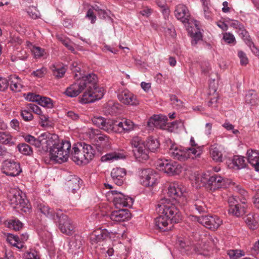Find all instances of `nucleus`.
<instances>
[{
  "instance_id": "1",
  "label": "nucleus",
  "mask_w": 259,
  "mask_h": 259,
  "mask_svg": "<svg viewBox=\"0 0 259 259\" xmlns=\"http://www.w3.org/2000/svg\"><path fill=\"white\" fill-rule=\"evenodd\" d=\"M78 77L75 73L74 78L76 81L68 87L65 94L69 97H75L83 90L84 92L80 99V103L88 104L101 99L104 96V90L98 84V78L97 74L92 73Z\"/></svg>"
},
{
  "instance_id": "2",
  "label": "nucleus",
  "mask_w": 259,
  "mask_h": 259,
  "mask_svg": "<svg viewBox=\"0 0 259 259\" xmlns=\"http://www.w3.org/2000/svg\"><path fill=\"white\" fill-rule=\"evenodd\" d=\"M156 210L159 217L155 219V227L160 232L171 230L173 224L179 223L182 220L181 212L169 199H161L156 205Z\"/></svg>"
},
{
  "instance_id": "3",
  "label": "nucleus",
  "mask_w": 259,
  "mask_h": 259,
  "mask_svg": "<svg viewBox=\"0 0 259 259\" xmlns=\"http://www.w3.org/2000/svg\"><path fill=\"white\" fill-rule=\"evenodd\" d=\"M72 150L71 159L78 165L89 163L97 154L92 146L82 142L74 144Z\"/></svg>"
},
{
  "instance_id": "4",
  "label": "nucleus",
  "mask_w": 259,
  "mask_h": 259,
  "mask_svg": "<svg viewBox=\"0 0 259 259\" xmlns=\"http://www.w3.org/2000/svg\"><path fill=\"white\" fill-rule=\"evenodd\" d=\"M55 140L52 139V145L50 147L49 155L51 160L61 163L67 161L71 148V143L68 141H62L61 143L57 140L58 137L54 135Z\"/></svg>"
},
{
  "instance_id": "5",
  "label": "nucleus",
  "mask_w": 259,
  "mask_h": 259,
  "mask_svg": "<svg viewBox=\"0 0 259 259\" xmlns=\"http://www.w3.org/2000/svg\"><path fill=\"white\" fill-rule=\"evenodd\" d=\"M50 134L44 133L41 134L37 138H35L30 135H27L24 138L25 142L34 146L39 149V151L41 154L47 153L52 144V137H50Z\"/></svg>"
},
{
  "instance_id": "6",
  "label": "nucleus",
  "mask_w": 259,
  "mask_h": 259,
  "mask_svg": "<svg viewBox=\"0 0 259 259\" xmlns=\"http://www.w3.org/2000/svg\"><path fill=\"white\" fill-rule=\"evenodd\" d=\"M54 221L58 223L59 229L62 233L71 235L75 232L72 221L67 215L63 214L60 209L57 210V217Z\"/></svg>"
},
{
  "instance_id": "7",
  "label": "nucleus",
  "mask_w": 259,
  "mask_h": 259,
  "mask_svg": "<svg viewBox=\"0 0 259 259\" xmlns=\"http://www.w3.org/2000/svg\"><path fill=\"white\" fill-rule=\"evenodd\" d=\"M107 196L112 199L115 206L120 207H131L132 206L134 200L128 196L125 195L120 191L117 190H110L107 193Z\"/></svg>"
},
{
  "instance_id": "8",
  "label": "nucleus",
  "mask_w": 259,
  "mask_h": 259,
  "mask_svg": "<svg viewBox=\"0 0 259 259\" xmlns=\"http://www.w3.org/2000/svg\"><path fill=\"white\" fill-rule=\"evenodd\" d=\"M157 166L169 176L178 175L182 169L181 165L177 162L167 159L159 160L157 162Z\"/></svg>"
},
{
  "instance_id": "9",
  "label": "nucleus",
  "mask_w": 259,
  "mask_h": 259,
  "mask_svg": "<svg viewBox=\"0 0 259 259\" xmlns=\"http://www.w3.org/2000/svg\"><path fill=\"white\" fill-rule=\"evenodd\" d=\"M201 182L203 183V186L213 191L225 187L224 178L215 174L211 176L204 175L201 177Z\"/></svg>"
},
{
  "instance_id": "10",
  "label": "nucleus",
  "mask_w": 259,
  "mask_h": 259,
  "mask_svg": "<svg viewBox=\"0 0 259 259\" xmlns=\"http://www.w3.org/2000/svg\"><path fill=\"white\" fill-rule=\"evenodd\" d=\"M89 137L96 142V145L93 146L99 152L98 156L102 154V148L108 142V137L101 134L98 129L90 128L89 131Z\"/></svg>"
},
{
  "instance_id": "11",
  "label": "nucleus",
  "mask_w": 259,
  "mask_h": 259,
  "mask_svg": "<svg viewBox=\"0 0 259 259\" xmlns=\"http://www.w3.org/2000/svg\"><path fill=\"white\" fill-rule=\"evenodd\" d=\"M137 140L136 138L132 141L133 152L136 160L142 162L149 158L148 149L146 148L145 143L138 141Z\"/></svg>"
},
{
  "instance_id": "12",
  "label": "nucleus",
  "mask_w": 259,
  "mask_h": 259,
  "mask_svg": "<svg viewBox=\"0 0 259 259\" xmlns=\"http://www.w3.org/2000/svg\"><path fill=\"white\" fill-rule=\"evenodd\" d=\"M142 184L145 187H152L157 183L159 175L151 168L142 169L140 174Z\"/></svg>"
},
{
  "instance_id": "13",
  "label": "nucleus",
  "mask_w": 259,
  "mask_h": 259,
  "mask_svg": "<svg viewBox=\"0 0 259 259\" xmlns=\"http://www.w3.org/2000/svg\"><path fill=\"white\" fill-rule=\"evenodd\" d=\"M136 125L130 119H122L121 121H113L112 132L122 134L128 133L134 130Z\"/></svg>"
},
{
  "instance_id": "14",
  "label": "nucleus",
  "mask_w": 259,
  "mask_h": 259,
  "mask_svg": "<svg viewBox=\"0 0 259 259\" xmlns=\"http://www.w3.org/2000/svg\"><path fill=\"white\" fill-rule=\"evenodd\" d=\"M2 172L8 176L16 177L18 176L22 169L19 162L14 160H5L2 165Z\"/></svg>"
},
{
  "instance_id": "15",
  "label": "nucleus",
  "mask_w": 259,
  "mask_h": 259,
  "mask_svg": "<svg viewBox=\"0 0 259 259\" xmlns=\"http://www.w3.org/2000/svg\"><path fill=\"white\" fill-rule=\"evenodd\" d=\"M197 221L212 230H217L222 223V221L217 215H202L198 218Z\"/></svg>"
},
{
  "instance_id": "16",
  "label": "nucleus",
  "mask_w": 259,
  "mask_h": 259,
  "mask_svg": "<svg viewBox=\"0 0 259 259\" xmlns=\"http://www.w3.org/2000/svg\"><path fill=\"white\" fill-rule=\"evenodd\" d=\"M168 153L174 159L180 161H185L190 157L189 153L187 152L186 148L179 147L174 144H171Z\"/></svg>"
},
{
  "instance_id": "17",
  "label": "nucleus",
  "mask_w": 259,
  "mask_h": 259,
  "mask_svg": "<svg viewBox=\"0 0 259 259\" xmlns=\"http://www.w3.org/2000/svg\"><path fill=\"white\" fill-rule=\"evenodd\" d=\"M10 203L14 208H27L29 209V204L28 200H24L19 191H16L12 195H9Z\"/></svg>"
},
{
  "instance_id": "18",
  "label": "nucleus",
  "mask_w": 259,
  "mask_h": 259,
  "mask_svg": "<svg viewBox=\"0 0 259 259\" xmlns=\"http://www.w3.org/2000/svg\"><path fill=\"white\" fill-rule=\"evenodd\" d=\"M92 121L94 124L108 133L112 132L113 120L106 119L102 116H94Z\"/></svg>"
},
{
  "instance_id": "19",
  "label": "nucleus",
  "mask_w": 259,
  "mask_h": 259,
  "mask_svg": "<svg viewBox=\"0 0 259 259\" xmlns=\"http://www.w3.org/2000/svg\"><path fill=\"white\" fill-rule=\"evenodd\" d=\"M114 233L112 232H109L107 229H99L95 231L91 237L92 241L96 243L103 241L107 239H111Z\"/></svg>"
},
{
  "instance_id": "20",
  "label": "nucleus",
  "mask_w": 259,
  "mask_h": 259,
  "mask_svg": "<svg viewBox=\"0 0 259 259\" xmlns=\"http://www.w3.org/2000/svg\"><path fill=\"white\" fill-rule=\"evenodd\" d=\"M82 181L76 176H70L65 185L69 192L75 194L79 190Z\"/></svg>"
},
{
  "instance_id": "21",
  "label": "nucleus",
  "mask_w": 259,
  "mask_h": 259,
  "mask_svg": "<svg viewBox=\"0 0 259 259\" xmlns=\"http://www.w3.org/2000/svg\"><path fill=\"white\" fill-rule=\"evenodd\" d=\"M126 171L125 168L121 167L113 168L111 172V177L114 183L118 186L123 184Z\"/></svg>"
},
{
  "instance_id": "22",
  "label": "nucleus",
  "mask_w": 259,
  "mask_h": 259,
  "mask_svg": "<svg viewBox=\"0 0 259 259\" xmlns=\"http://www.w3.org/2000/svg\"><path fill=\"white\" fill-rule=\"evenodd\" d=\"M167 118L160 115L154 114L148 119L147 126L151 130L153 127L161 128L162 126L165 125Z\"/></svg>"
},
{
  "instance_id": "23",
  "label": "nucleus",
  "mask_w": 259,
  "mask_h": 259,
  "mask_svg": "<svg viewBox=\"0 0 259 259\" xmlns=\"http://www.w3.org/2000/svg\"><path fill=\"white\" fill-rule=\"evenodd\" d=\"M131 218V213L127 209H119L113 211L110 214V219L115 222H124Z\"/></svg>"
},
{
  "instance_id": "24",
  "label": "nucleus",
  "mask_w": 259,
  "mask_h": 259,
  "mask_svg": "<svg viewBox=\"0 0 259 259\" xmlns=\"http://www.w3.org/2000/svg\"><path fill=\"white\" fill-rule=\"evenodd\" d=\"M227 163L228 167L231 168L240 169L246 167L245 157L240 155H234L232 159H228Z\"/></svg>"
},
{
  "instance_id": "25",
  "label": "nucleus",
  "mask_w": 259,
  "mask_h": 259,
  "mask_svg": "<svg viewBox=\"0 0 259 259\" xmlns=\"http://www.w3.org/2000/svg\"><path fill=\"white\" fill-rule=\"evenodd\" d=\"M175 15L178 20H181L183 23L187 22L190 17L187 7L181 4L177 6L175 11Z\"/></svg>"
},
{
  "instance_id": "26",
  "label": "nucleus",
  "mask_w": 259,
  "mask_h": 259,
  "mask_svg": "<svg viewBox=\"0 0 259 259\" xmlns=\"http://www.w3.org/2000/svg\"><path fill=\"white\" fill-rule=\"evenodd\" d=\"M82 239L80 236H75L69 239L67 242L68 251L73 253L74 251L79 249L82 245Z\"/></svg>"
},
{
  "instance_id": "27",
  "label": "nucleus",
  "mask_w": 259,
  "mask_h": 259,
  "mask_svg": "<svg viewBox=\"0 0 259 259\" xmlns=\"http://www.w3.org/2000/svg\"><path fill=\"white\" fill-rule=\"evenodd\" d=\"M28 104V107L29 109H30L31 112L39 115V119L40 120V123L41 126H45V124L44 122L47 121L49 119L48 115L44 114V112L41 110L40 107L34 103H29Z\"/></svg>"
},
{
  "instance_id": "28",
  "label": "nucleus",
  "mask_w": 259,
  "mask_h": 259,
  "mask_svg": "<svg viewBox=\"0 0 259 259\" xmlns=\"http://www.w3.org/2000/svg\"><path fill=\"white\" fill-rule=\"evenodd\" d=\"M37 210L40 211L42 214L45 215L46 217L52 219L53 220H55L57 217V213L55 212L53 210L51 209L49 206L46 205L43 203H40L37 206Z\"/></svg>"
},
{
  "instance_id": "29",
  "label": "nucleus",
  "mask_w": 259,
  "mask_h": 259,
  "mask_svg": "<svg viewBox=\"0 0 259 259\" xmlns=\"http://www.w3.org/2000/svg\"><path fill=\"white\" fill-rule=\"evenodd\" d=\"M183 193L178 184H170L168 189V194L172 199L177 201V198L181 196Z\"/></svg>"
},
{
  "instance_id": "30",
  "label": "nucleus",
  "mask_w": 259,
  "mask_h": 259,
  "mask_svg": "<svg viewBox=\"0 0 259 259\" xmlns=\"http://www.w3.org/2000/svg\"><path fill=\"white\" fill-rule=\"evenodd\" d=\"M244 204L238 203V205L229 208V213L237 217L242 216L246 213V210Z\"/></svg>"
},
{
  "instance_id": "31",
  "label": "nucleus",
  "mask_w": 259,
  "mask_h": 259,
  "mask_svg": "<svg viewBox=\"0 0 259 259\" xmlns=\"http://www.w3.org/2000/svg\"><path fill=\"white\" fill-rule=\"evenodd\" d=\"M143 143H145L146 148L148 149V152H155L159 148L160 145L157 140L153 137H149L146 141Z\"/></svg>"
},
{
  "instance_id": "32",
  "label": "nucleus",
  "mask_w": 259,
  "mask_h": 259,
  "mask_svg": "<svg viewBox=\"0 0 259 259\" xmlns=\"http://www.w3.org/2000/svg\"><path fill=\"white\" fill-rule=\"evenodd\" d=\"M50 69L53 75L57 78L62 77L66 72V69L60 65H52Z\"/></svg>"
},
{
  "instance_id": "33",
  "label": "nucleus",
  "mask_w": 259,
  "mask_h": 259,
  "mask_svg": "<svg viewBox=\"0 0 259 259\" xmlns=\"http://www.w3.org/2000/svg\"><path fill=\"white\" fill-rule=\"evenodd\" d=\"M245 102L251 105H255L258 101L257 96L253 90L249 91L246 94L245 97Z\"/></svg>"
},
{
  "instance_id": "34",
  "label": "nucleus",
  "mask_w": 259,
  "mask_h": 259,
  "mask_svg": "<svg viewBox=\"0 0 259 259\" xmlns=\"http://www.w3.org/2000/svg\"><path fill=\"white\" fill-rule=\"evenodd\" d=\"M220 147H213L210 148V154L213 160L217 162L223 161V154L221 150H220Z\"/></svg>"
},
{
  "instance_id": "35",
  "label": "nucleus",
  "mask_w": 259,
  "mask_h": 259,
  "mask_svg": "<svg viewBox=\"0 0 259 259\" xmlns=\"http://www.w3.org/2000/svg\"><path fill=\"white\" fill-rule=\"evenodd\" d=\"M0 143L10 145H14L15 144V142L12 141V137L9 133L7 132H0Z\"/></svg>"
},
{
  "instance_id": "36",
  "label": "nucleus",
  "mask_w": 259,
  "mask_h": 259,
  "mask_svg": "<svg viewBox=\"0 0 259 259\" xmlns=\"http://www.w3.org/2000/svg\"><path fill=\"white\" fill-rule=\"evenodd\" d=\"M17 148L18 151L22 154L25 155H31L33 153L32 148L26 143L19 144Z\"/></svg>"
},
{
  "instance_id": "37",
  "label": "nucleus",
  "mask_w": 259,
  "mask_h": 259,
  "mask_svg": "<svg viewBox=\"0 0 259 259\" xmlns=\"http://www.w3.org/2000/svg\"><path fill=\"white\" fill-rule=\"evenodd\" d=\"M247 160L250 163L259 160V152L256 150L248 149L247 151Z\"/></svg>"
},
{
  "instance_id": "38",
  "label": "nucleus",
  "mask_w": 259,
  "mask_h": 259,
  "mask_svg": "<svg viewBox=\"0 0 259 259\" xmlns=\"http://www.w3.org/2000/svg\"><path fill=\"white\" fill-rule=\"evenodd\" d=\"M192 207L197 210L199 213H204L206 211V207L204 203L200 200H197L193 202Z\"/></svg>"
},
{
  "instance_id": "39",
  "label": "nucleus",
  "mask_w": 259,
  "mask_h": 259,
  "mask_svg": "<svg viewBox=\"0 0 259 259\" xmlns=\"http://www.w3.org/2000/svg\"><path fill=\"white\" fill-rule=\"evenodd\" d=\"M38 100L37 104L42 107L48 108H52L53 107L52 100L50 98L40 96Z\"/></svg>"
},
{
  "instance_id": "40",
  "label": "nucleus",
  "mask_w": 259,
  "mask_h": 259,
  "mask_svg": "<svg viewBox=\"0 0 259 259\" xmlns=\"http://www.w3.org/2000/svg\"><path fill=\"white\" fill-rule=\"evenodd\" d=\"M176 244L181 249V252H185L186 253L187 251H188L190 249V246L188 244V242H186L184 238L179 237L177 238Z\"/></svg>"
},
{
  "instance_id": "41",
  "label": "nucleus",
  "mask_w": 259,
  "mask_h": 259,
  "mask_svg": "<svg viewBox=\"0 0 259 259\" xmlns=\"http://www.w3.org/2000/svg\"><path fill=\"white\" fill-rule=\"evenodd\" d=\"M21 116L26 121H30L33 118L31 110L28 109V104L26 105L25 109L21 110Z\"/></svg>"
},
{
  "instance_id": "42",
  "label": "nucleus",
  "mask_w": 259,
  "mask_h": 259,
  "mask_svg": "<svg viewBox=\"0 0 259 259\" xmlns=\"http://www.w3.org/2000/svg\"><path fill=\"white\" fill-rule=\"evenodd\" d=\"M227 254L231 259H237L240 257L244 255V251L239 249L228 250Z\"/></svg>"
},
{
  "instance_id": "43",
  "label": "nucleus",
  "mask_w": 259,
  "mask_h": 259,
  "mask_svg": "<svg viewBox=\"0 0 259 259\" xmlns=\"http://www.w3.org/2000/svg\"><path fill=\"white\" fill-rule=\"evenodd\" d=\"M130 96L133 97V94L127 91H124L118 95V98L120 102L127 105L129 104L128 101L130 99Z\"/></svg>"
},
{
  "instance_id": "44",
  "label": "nucleus",
  "mask_w": 259,
  "mask_h": 259,
  "mask_svg": "<svg viewBox=\"0 0 259 259\" xmlns=\"http://www.w3.org/2000/svg\"><path fill=\"white\" fill-rule=\"evenodd\" d=\"M170 100L173 106L176 109H181L183 107V102L179 99L176 95H171Z\"/></svg>"
},
{
  "instance_id": "45",
  "label": "nucleus",
  "mask_w": 259,
  "mask_h": 259,
  "mask_svg": "<svg viewBox=\"0 0 259 259\" xmlns=\"http://www.w3.org/2000/svg\"><path fill=\"white\" fill-rule=\"evenodd\" d=\"M23 226V223L17 219L11 220L9 222V227L12 228L15 231H19Z\"/></svg>"
},
{
  "instance_id": "46",
  "label": "nucleus",
  "mask_w": 259,
  "mask_h": 259,
  "mask_svg": "<svg viewBox=\"0 0 259 259\" xmlns=\"http://www.w3.org/2000/svg\"><path fill=\"white\" fill-rule=\"evenodd\" d=\"M120 158V154L116 153H109L102 156L101 160L102 162L107 161L113 159H118Z\"/></svg>"
},
{
  "instance_id": "47",
  "label": "nucleus",
  "mask_w": 259,
  "mask_h": 259,
  "mask_svg": "<svg viewBox=\"0 0 259 259\" xmlns=\"http://www.w3.org/2000/svg\"><path fill=\"white\" fill-rule=\"evenodd\" d=\"M240 28L238 30V32L239 33V35L243 39L245 43L246 44V41L247 40H251L250 39V37L249 35V33L248 31L246 30L244 28V25L240 26Z\"/></svg>"
},
{
  "instance_id": "48",
  "label": "nucleus",
  "mask_w": 259,
  "mask_h": 259,
  "mask_svg": "<svg viewBox=\"0 0 259 259\" xmlns=\"http://www.w3.org/2000/svg\"><path fill=\"white\" fill-rule=\"evenodd\" d=\"M245 221L250 229L254 230L257 227V222L253 216L248 215Z\"/></svg>"
},
{
  "instance_id": "49",
  "label": "nucleus",
  "mask_w": 259,
  "mask_h": 259,
  "mask_svg": "<svg viewBox=\"0 0 259 259\" xmlns=\"http://www.w3.org/2000/svg\"><path fill=\"white\" fill-rule=\"evenodd\" d=\"M40 95L35 94L33 93H28L27 94L26 96L25 97V99L28 101L32 102H36L38 103L39 98H40Z\"/></svg>"
},
{
  "instance_id": "50",
  "label": "nucleus",
  "mask_w": 259,
  "mask_h": 259,
  "mask_svg": "<svg viewBox=\"0 0 259 259\" xmlns=\"http://www.w3.org/2000/svg\"><path fill=\"white\" fill-rule=\"evenodd\" d=\"M202 39V34L200 31H197L192 34L191 44L192 45H196L198 41Z\"/></svg>"
},
{
  "instance_id": "51",
  "label": "nucleus",
  "mask_w": 259,
  "mask_h": 259,
  "mask_svg": "<svg viewBox=\"0 0 259 259\" xmlns=\"http://www.w3.org/2000/svg\"><path fill=\"white\" fill-rule=\"evenodd\" d=\"M7 241L11 244H14V243H13V241H14V243H18V244H19V242L21 241V240L20 236L18 235H15L12 234L8 233L7 235Z\"/></svg>"
},
{
  "instance_id": "52",
  "label": "nucleus",
  "mask_w": 259,
  "mask_h": 259,
  "mask_svg": "<svg viewBox=\"0 0 259 259\" xmlns=\"http://www.w3.org/2000/svg\"><path fill=\"white\" fill-rule=\"evenodd\" d=\"M9 85V83L8 79L0 76V91H5L8 89Z\"/></svg>"
},
{
  "instance_id": "53",
  "label": "nucleus",
  "mask_w": 259,
  "mask_h": 259,
  "mask_svg": "<svg viewBox=\"0 0 259 259\" xmlns=\"http://www.w3.org/2000/svg\"><path fill=\"white\" fill-rule=\"evenodd\" d=\"M47 73V68L42 67L40 69H37L32 72V75L34 76L41 78L42 77Z\"/></svg>"
},
{
  "instance_id": "54",
  "label": "nucleus",
  "mask_w": 259,
  "mask_h": 259,
  "mask_svg": "<svg viewBox=\"0 0 259 259\" xmlns=\"http://www.w3.org/2000/svg\"><path fill=\"white\" fill-rule=\"evenodd\" d=\"M238 56L240 60V64L241 65H246L248 63V58L245 53L242 51H240L238 53Z\"/></svg>"
},
{
  "instance_id": "55",
  "label": "nucleus",
  "mask_w": 259,
  "mask_h": 259,
  "mask_svg": "<svg viewBox=\"0 0 259 259\" xmlns=\"http://www.w3.org/2000/svg\"><path fill=\"white\" fill-rule=\"evenodd\" d=\"M32 52L36 58H39L43 56L45 50L40 47H34L32 50Z\"/></svg>"
},
{
  "instance_id": "56",
  "label": "nucleus",
  "mask_w": 259,
  "mask_h": 259,
  "mask_svg": "<svg viewBox=\"0 0 259 259\" xmlns=\"http://www.w3.org/2000/svg\"><path fill=\"white\" fill-rule=\"evenodd\" d=\"M246 45L251 49L252 52L256 56H259V49L255 46L251 40H247Z\"/></svg>"
},
{
  "instance_id": "57",
  "label": "nucleus",
  "mask_w": 259,
  "mask_h": 259,
  "mask_svg": "<svg viewBox=\"0 0 259 259\" xmlns=\"http://www.w3.org/2000/svg\"><path fill=\"white\" fill-rule=\"evenodd\" d=\"M86 17L88 18L90 21L91 23L94 24L97 20L96 15L94 14L93 10L92 9H89L87 13Z\"/></svg>"
},
{
  "instance_id": "58",
  "label": "nucleus",
  "mask_w": 259,
  "mask_h": 259,
  "mask_svg": "<svg viewBox=\"0 0 259 259\" xmlns=\"http://www.w3.org/2000/svg\"><path fill=\"white\" fill-rule=\"evenodd\" d=\"M223 39L228 44H231L235 41L234 36L230 33H225L223 35Z\"/></svg>"
},
{
  "instance_id": "59",
  "label": "nucleus",
  "mask_w": 259,
  "mask_h": 259,
  "mask_svg": "<svg viewBox=\"0 0 259 259\" xmlns=\"http://www.w3.org/2000/svg\"><path fill=\"white\" fill-rule=\"evenodd\" d=\"M60 40L62 42V44L71 52H74L75 51V49L73 45H72L71 42L69 40L61 38Z\"/></svg>"
},
{
  "instance_id": "60",
  "label": "nucleus",
  "mask_w": 259,
  "mask_h": 259,
  "mask_svg": "<svg viewBox=\"0 0 259 259\" xmlns=\"http://www.w3.org/2000/svg\"><path fill=\"white\" fill-rule=\"evenodd\" d=\"M202 72L205 75H207L210 70V67L208 62H204L201 65Z\"/></svg>"
},
{
  "instance_id": "61",
  "label": "nucleus",
  "mask_w": 259,
  "mask_h": 259,
  "mask_svg": "<svg viewBox=\"0 0 259 259\" xmlns=\"http://www.w3.org/2000/svg\"><path fill=\"white\" fill-rule=\"evenodd\" d=\"M25 259H39L37 256V252L33 250V251L27 252L24 254Z\"/></svg>"
},
{
  "instance_id": "62",
  "label": "nucleus",
  "mask_w": 259,
  "mask_h": 259,
  "mask_svg": "<svg viewBox=\"0 0 259 259\" xmlns=\"http://www.w3.org/2000/svg\"><path fill=\"white\" fill-rule=\"evenodd\" d=\"M228 202L229 204V208L233 207L236 206V205H238V198L234 196L230 197L228 198Z\"/></svg>"
},
{
  "instance_id": "63",
  "label": "nucleus",
  "mask_w": 259,
  "mask_h": 259,
  "mask_svg": "<svg viewBox=\"0 0 259 259\" xmlns=\"http://www.w3.org/2000/svg\"><path fill=\"white\" fill-rule=\"evenodd\" d=\"M22 88L21 85L17 82L14 81H11L10 83V89L12 91L14 92L20 91Z\"/></svg>"
},
{
  "instance_id": "64",
  "label": "nucleus",
  "mask_w": 259,
  "mask_h": 259,
  "mask_svg": "<svg viewBox=\"0 0 259 259\" xmlns=\"http://www.w3.org/2000/svg\"><path fill=\"white\" fill-rule=\"evenodd\" d=\"M66 115L67 117L74 121L78 120L79 118V114L74 112L72 111H68L66 113Z\"/></svg>"
}]
</instances>
